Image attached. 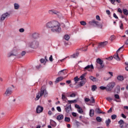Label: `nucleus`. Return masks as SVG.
Returning a JSON list of instances; mask_svg holds the SVG:
<instances>
[{
	"label": "nucleus",
	"mask_w": 128,
	"mask_h": 128,
	"mask_svg": "<svg viewBox=\"0 0 128 128\" xmlns=\"http://www.w3.org/2000/svg\"><path fill=\"white\" fill-rule=\"evenodd\" d=\"M46 28H51V32H56L57 34H60V30H62V28H60V24L58 22L53 20L50 21L46 23Z\"/></svg>",
	"instance_id": "obj_1"
},
{
	"label": "nucleus",
	"mask_w": 128,
	"mask_h": 128,
	"mask_svg": "<svg viewBox=\"0 0 128 128\" xmlns=\"http://www.w3.org/2000/svg\"><path fill=\"white\" fill-rule=\"evenodd\" d=\"M48 91L44 87H42L40 88V90L36 94V98H35V100H38L41 96H44V98H46L48 96Z\"/></svg>",
	"instance_id": "obj_2"
},
{
	"label": "nucleus",
	"mask_w": 128,
	"mask_h": 128,
	"mask_svg": "<svg viewBox=\"0 0 128 128\" xmlns=\"http://www.w3.org/2000/svg\"><path fill=\"white\" fill-rule=\"evenodd\" d=\"M26 51H22L20 54L16 56V54L11 52L8 54V58H10V56H16V58H22L26 56Z\"/></svg>",
	"instance_id": "obj_3"
},
{
	"label": "nucleus",
	"mask_w": 128,
	"mask_h": 128,
	"mask_svg": "<svg viewBox=\"0 0 128 128\" xmlns=\"http://www.w3.org/2000/svg\"><path fill=\"white\" fill-rule=\"evenodd\" d=\"M96 62L98 64H100V66L98 68L100 72H102V70H106V66H104V60L100 59V58H97L96 60Z\"/></svg>",
	"instance_id": "obj_4"
},
{
	"label": "nucleus",
	"mask_w": 128,
	"mask_h": 128,
	"mask_svg": "<svg viewBox=\"0 0 128 128\" xmlns=\"http://www.w3.org/2000/svg\"><path fill=\"white\" fill-rule=\"evenodd\" d=\"M89 24H90V26H96L98 28H102V24H99L98 22L94 20H92V21L89 22Z\"/></svg>",
	"instance_id": "obj_5"
},
{
	"label": "nucleus",
	"mask_w": 128,
	"mask_h": 128,
	"mask_svg": "<svg viewBox=\"0 0 128 128\" xmlns=\"http://www.w3.org/2000/svg\"><path fill=\"white\" fill-rule=\"evenodd\" d=\"M107 92H112V88L116 86V82H112L107 85Z\"/></svg>",
	"instance_id": "obj_6"
},
{
	"label": "nucleus",
	"mask_w": 128,
	"mask_h": 128,
	"mask_svg": "<svg viewBox=\"0 0 128 128\" xmlns=\"http://www.w3.org/2000/svg\"><path fill=\"white\" fill-rule=\"evenodd\" d=\"M38 46H40V43L38 41L34 40L30 43V48H38Z\"/></svg>",
	"instance_id": "obj_7"
},
{
	"label": "nucleus",
	"mask_w": 128,
	"mask_h": 128,
	"mask_svg": "<svg viewBox=\"0 0 128 128\" xmlns=\"http://www.w3.org/2000/svg\"><path fill=\"white\" fill-rule=\"evenodd\" d=\"M64 108H65V112L67 114H68L70 112V110H72V105L68 104H67L66 106H64Z\"/></svg>",
	"instance_id": "obj_8"
},
{
	"label": "nucleus",
	"mask_w": 128,
	"mask_h": 128,
	"mask_svg": "<svg viewBox=\"0 0 128 128\" xmlns=\"http://www.w3.org/2000/svg\"><path fill=\"white\" fill-rule=\"evenodd\" d=\"M12 94V88H8L6 90V91L4 94H5L6 96H10Z\"/></svg>",
	"instance_id": "obj_9"
},
{
	"label": "nucleus",
	"mask_w": 128,
	"mask_h": 128,
	"mask_svg": "<svg viewBox=\"0 0 128 128\" xmlns=\"http://www.w3.org/2000/svg\"><path fill=\"white\" fill-rule=\"evenodd\" d=\"M10 16V14H8V12H6L2 14L1 16L0 19L1 22L4 20H6V18H8V16Z\"/></svg>",
	"instance_id": "obj_10"
},
{
	"label": "nucleus",
	"mask_w": 128,
	"mask_h": 128,
	"mask_svg": "<svg viewBox=\"0 0 128 128\" xmlns=\"http://www.w3.org/2000/svg\"><path fill=\"white\" fill-rule=\"evenodd\" d=\"M108 44V42L107 41L101 42L98 44V48H104V46H106Z\"/></svg>",
	"instance_id": "obj_11"
},
{
	"label": "nucleus",
	"mask_w": 128,
	"mask_h": 128,
	"mask_svg": "<svg viewBox=\"0 0 128 128\" xmlns=\"http://www.w3.org/2000/svg\"><path fill=\"white\" fill-rule=\"evenodd\" d=\"M122 50L121 48H118V50L116 52V54L114 56V58L116 60H120V58L118 56V52Z\"/></svg>",
	"instance_id": "obj_12"
},
{
	"label": "nucleus",
	"mask_w": 128,
	"mask_h": 128,
	"mask_svg": "<svg viewBox=\"0 0 128 128\" xmlns=\"http://www.w3.org/2000/svg\"><path fill=\"white\" fill-rule=\"evenodd\" d=\"M43 110H44V107L40 106H38L36 108V112L37 114H40V112H42Z\"/></svg>",
	"instance_id": "obj_13"
},
{
	"label": "nucleus",
	"mask_w": 128,
	"mask_h": 128,
	"mask_svg": "<svg viewBox=\"0 0 128 128\" xmlns=\"http://www.w3.org/2000/svg\"><path fill=\"white\" fill-rule=\"evenodd\" d=\"M32 36L34 40H36V38H40V34H38V32H34L32 34Z\"/></svg>",
	"instance_id": "obj_14"
},
{
	"label": "nucleus",
	"mask_w": 128,
	"mask_h": 128,
	"mask_svg": "<svg viewBox=\"0 0 128 128\" xmlns=\"http://www.w3.org/2000/svg\"><path fill=\"white\" fill-rule=\"evenodd\" d=\"M64 78L63 76H60L56 78V80L54 82L55 84H58V82H62V80H64Z\"/></svg>",
	"instance_id": "obj_15"
},
{
	"label": "nucleus",
	"mask_w": 128,
	"mask_h": 128,
	"mask_svg": "<svg viewBox=\"0 0 128 128\" xmlns=\"http://www.w3.org/2000/svg\"><path fill=\"white\" fill-rule=\"evenodd\" d=\"M118 124L120 125V127L121 128H124V124H126V123L124 122V121L122 120H120L118 122Z\"/></svg>",
	"instance_id": "obj_16"
},
{
	"label": "nucleus",
	"mask_w": 128,
	"mask_h": 128,
	"mask_svg": "<svg viewBox=\"0 0 128 128\" xmlns=\"http://www.w3.org/2000/svg\"><path fill=\"white\" fill-rule=\"evenodd\" d=\"M48 13L50 14H60L58 12L52 10H50Z\"/></svg>",
	"instance_id": "obj_17"
},
{
	"label": "nucleus",
	"mask_w": 128,
	"mask_h": 128,
	"mask_svg": "<svg viewBox=\"0 0 128 128\" xmlns=\"http://www.w3.org/2000/svg\"><path fill=\"white\" fill-rule=\"evenodd\" d=\"M95 112H96V114H106L105 112H102L100 110V108H96V110H95Z\"/></svg>",
	"instance_id": "obj_18"
},
{
	"label": "nucleus",
	"mask_w": 128,
	"mask_h": 128,
	"mask_svg": "<svg viewBox=\"0 0 128 128\" xmlns=\"http://www.w3.org/2000/svg\"><path fill=\"white\" fill-rule=\"evenodd\" d=\"M89 114L90 116H94V110L90 109V110Z\"/></svg>",
	"instance_id": "obj_19"
},
{
	"label": "nucleus",
	"mask_w": 128,
	"mask_h": 128,
	"mask_svg": "<svg viewBox=\"0 0 128 128\" xmlns=\"http://www.w3.org/2000/svg\"><path fill=\"white\" fill-rule=\"evenodd\" d=\"M64 118V115L60 114L56 117V120H60Z\"/></svg>",
	"instance_id": "obj_20"
},
{
	"label": "nucleus",
	"mask_w": 128,
	"mask_h": 128,
	"mask_svg": "<svg viewBox=\"0 0 128 128\" xmlns=\"http://www.w3.org/2000/svg\"><path fill=\"white\" fill-rule=\"evenodd\" d=\"M64 70H61L60 71L58 72V76H64Z\"/></svg>",
	"instance_id": "obj_21"
},
{
	"label": "nucleus",
	"mask_w": 128,
	"mask_h": 128,
	"mask_svg": "<svg viewBox=\"0 0 128 128\" xmlns=\"http://www.w3.org/2000/svg\"><path fill=\"white\" fill-rule=\"evenodd\" d=\"M62 100H64L65 102H66V100H68V98H66V95L64 94H62Z\"/></svg>",
	"instance_id": "obj_22"
},
{
	"label": "nucleus",
	"mask_w": 128,
	"mask_h": 128,
	"mask_svg": "<svg viewBox=\"0 0 128 128\" xmlns=\"http://www.w3.org/2000/svg\"><path fill=\"white\" fill-rule=\"evenodd\" d=\"M89 68L94 69V66L92 64L88 65L84 68V70H89Z\"/></svg>",
	"instance_id": "obj_23"
},
{
	"label": "nucleus",
	"mask_w": 128,
	"mask_h": 128,
	"mask_svg": "<svg viewBox=\"0 0 128 128\" xmlns=\"http://www.w3.org/2000/svg\"><path fill=\"white\" fill-rule=\"evenodd\" d=\"M78 54H80L78 52H76V54H74L72 55L71 57L73 58H78Z\"/></svg>",
	"instance_id": "obj_24"
},
{
	"label": "nucleus",
	"mask_w": 128,
	"mask_h": 128,
	"mask_svg": "<svg viewBox=\"0 0 128 128\" xmlns=\"http://www.w3.org/2000/svg\"><path fill=\"white\" fill-rule=\"evenodd\" d=\"M85 84L86 81L84 80H82L80 82V84H78L79 87L80 88V86H83Z\"/></svg>",
	"instance_id": "obj_25"
},
{
	"label": "nucleus",
	"mask_w": 128,
	"mask_h": 128,
	"mask_svg": "<svg viewBox=\"0 0 128 128\" xmlns=\"http://www.w3.org/2000/svg\"><path fill=\"white\" fill-rule=\"evenodd\" d=\"M117 80H120V82H122V80H124V78L122 76H118L117 77Z\"/></svg>",
	"instance_id": "obj_26"
},
{
	"label": "nucleus",
	"mask_w": 128,
	"mask_h": 128,
	"mask_svg": "<svg viewBox=\"0 0 128 128\" xmlns=\"http://www.w3.org/2000/svg\"><path fill=\"white\" fill-rule=\"evenodd\" d=\"M50 120V122H52V124H51V126H53V128H56V122L52 120Z\"/></svg>",
	"instance_id": "obj_27"
},
{
	"label": "nucleus",
	"mask_w": 128,
	"mask_h": 128,
	"mask_svg": "<svg viewBox=\"0 0 128 128\" xmlns=\"http://www.w3.org/2000/svg\"><path fill=\"white\" fill-rule=\"evenodd\" d=\"M125 16L128 15V10L126 8L123 9L122 12Z\"/></svg>",
	"instance_id": "obj_28"
},
{
	"label": "nucleus",
	"mask_w": 128,
	"mask_h": 128,
	"mask_svg": "<svg viewBox=\"0 0 128 128\" xmlns=\"http://www.w3.org/2000/svg\"><path fill=\"white\" fill-rule=\"evenodd\" d=\"M86 74H82L80 78H79V80H84V78H86Z\"/></svg>",
	"instance_id": "obj_29"
},
{
	"label": "nucleus",
	"mask_w": 128,
	"mask_h": 128,
	"mask_svg": "<svg viewBox=\"0 0 128 128\" xmlns=\"http://www.w3.org/2000/svg\"><path fill=\"white\" fill-rule=\"evenodd\" d=\"M70 38V36H68V34H65L64 37V40H68Z\"/></svg>",
	"instance_id": "obj_30"
},
{
	"label": "nucleus",
	"mask_w": 128,
	"mask_h": 128,
	"mask_svg": "<svg viewBox=\"0 0 128 128\" xmlns=\"http://www.w3.org/2000/svg\"><path fill=\"white\" fill-rule=\"evenodd\" d=\"M111 122L112 121L110 120V119H108V120H106V126H110V124Z\"/></svg>",
	"instance_id": "obj_31"
},
{
	"label": "nucleus",
	"mask_w": 128,
	"mask_h": 128,
	"mask_svg": "<svg viewBox=\"0 0 128 128\" xmlns=\"http://www.w3.org/2000/svg\"><path fill=\"white\" fill-rule=\"evenodd\" d=\"M14 10H18L20 8V5L16 3L14 4Z\"/></svg>",
	"instance_id": "obj_32"
},
{
	"label": "nucleus",
	"mask_w": 128,
	"mask_h": 128,
	"mask_svg": "<svg viewBox=\"0 0 128 128\" xmlns=\"http://www.w3.org/2000/svg\"><path fill=\"white\" fill-rule=\"evenodd\" d=\"M68 104H74V103L76 102V100H68Z\"/></svg>",
	"instance_id": "obj_33"
},
{
	"label": "nucleus",
	"mask_w": 128,
	"mask_h": 128,
	"mask_svg": "<svg viewBox=\"0 0 128 128\" xmlns=\"http://www.w3.org/2000/svg\"><path fill=\"white\" fill-rule=\"evenodd\" d=\"M90 80H92V82H96V77H94L92 76H90Z\"/></svg>",
	"instance_id": "obj_34"
},
{
	"label": "nucleus",
	"mask_w": 128,
	"mask_h": 128,
	"mask_svg": "<svg viewBox=\"0 0 128 128\" xmlns=\"http://www.w3.org/2000/svg\"><path fill=\"white\" fill-rule=\"evenodd\" d=\"M90 100H91L90 101V102H91V104H94V102H96V100H94V98L93 96H92L90 98Z\"/></svg>",
	"instance_id": "obj_35"
},
{
	"label": "nucleus",
	"mask_w": 128,
	"mask_h": 128,
	"mask_svg": "<svg viewBox=\"0 0 128 128\" xmlns=\"http://www.w3.org/2000/svg\"><path fill=\"white\" fill-rule=\"evenodd\" d=\"M97 88V87L96 85H93L92 86V92H94V90H96V89Z\"/></svg>",
	"instance_id": "obj_36"
},
{
	"label": "nucleus",
	"mask_w": 128,
	"mask_h": 128,
	"mask_svg": "<svg viewBox=\"0 0 128 128\" xmlns=\"http://www.w3.org/2000/svg\"><path fill=\"white\" fill-rule=\"evenodd\" d=\"M64 120H65V122H70V118L68 117H65Z\"/></svg>",
	"instance_id": "obj_37"
},
{
	"label": "nucleus",
	"mask_w": 128,
	"mask_h": 128,
	"mask_svg": "<svg viewBox=\"0 0 128 128\" xmlns=\"http://www.w3.org/2000/svg\"><path fill=\"white\" fill-rule=\"evenodd\" d=\"M74 80L76 82H76H78L80 80V78H78V77L76 76L75 78H74Z\"/></svg>",
	"instance_id": "obj_38"
},
{
	"label": "nucleus",
	"mask_w": 128,
	"mask_h": 128,
	"mask_svg": "<svg viewBox=\"0 0 128 128\" xmlns=\"http://www.w3.org/2000/svg\"><path fill=\"white\" fill-rule=\"evenodd\" d=\"M100 90H106L107 91V87L104 86H101L100 87Z\"/></svg>",
	"instance_id": "obj_39"
},
{
	"label": "nucleus",
	"mask_w": 128,
	"mask_h": 128,
	"mask_svg": "<svg viewBox=\"0 0 128 128\" xmlns=\"http://www.w3.org/2000/svg\"><path fill=\"white\" fill-rule=\"evenodd\" d=\"M78 111L79 114H82V112H84V111L82 110V108L80 107V108L78 110Z\"/></svg>",
	"instance_id": "obj_40"
},
{
	"label": "nucleus",
	"mask_w": 128,
	"mask_h": 128,
	"mask_svg": "<svg viewBox=\"0 0 128 128\" xmlns=\"http://www.w3.org/2000/svg\"><path fill=\"white\" fill-rule=\"evenodd\" d=\"M114 98L116 99V100H120V95L118 94H115L114 95Z\"/></svg>",
	"instance_id": "obj_41"
},
{
	"label": "nucleus",
	"mask_w": 128,
	"mask_h": 128,
	"mask_svg": "<svg viewBox=\"0 0 128 128\" xmlns=\"http://www.w3.org/2000/svg\"><path fill=\"white\" fill-rule=\"evenodd\" d=\"M96 120H97L98 122H102V118L100 116H98L96 118Z\"/></svg>",
	"instance_id": "obj_42"
},
{
	"label": "nucleus",
	"mask_w": 128,
	"mask_h": 128,
	"mask_svg": "<svg viewBox=\"0 0 128 128\" xmlns=\"http://www.w3.org/2000/svg\"><path fill=\"white\" fill-rule=\"evenodd\" d=\"M80 24H82V26H86V22L84 21H81L80 22Z\"/></svg>",
	"instance_id": "obj_43"
},
{
	"label": "nucleus",
	"mask_w": 128,
	"mask_h": 128,
	"mask_svg": "<svg viewBox=\"0 0 128 128\" xmlns=\"http://www.w3.org/2000/svg\"><path fill=\"white\" fill-rule=\"evenodd\" d=\"M106 100H108V102H112V98H110V97H108L106 98Z\"/></svg>",
	"instance_id": "obj_44"
},
{
	"label": "nucleus",
	"mask_w": 128,
	"mask_h": 128,
	"mask_svg": "<svg viewBox=\"0 0 128 128\" xmlns=\"http://www.w3.org/2000/svg\"><path fill=\"white\" fill-rule=\"evenodd\" d=\"M112 120H116V114H113L111 116Z\"/></svg>",
	"instance_id": "obj_45"
},
{
	"label": "nucleus",
	"mask_w": 128,
	"mask_h": 128,
	"mask_svg": "<svg viewBox=\"0 0 128 128\" xmlns=\"http://www.w3.org/2000/svg\"><path fill=\"white\" fill-rule=\"evenodd\" d=\"M112 58H114V57H112V56H110L108 58H106V60H112Z\"/></svg>",
	"instance_id": "obj_46"
},
{
	"label": "nucleus",
	"mask_w": 128,
	"mask_h": 128,
	"mask_svg": "<svg viewBox=\"0 0 128 128\" xmlns=\"http://www.w3.org/2000/svg\"><path fill=\"white\" fill-rule=\"evenodd\" d=\"M56 110L59 112H62V108H60V106H57Z\"/></svg>",
	"instance_id": "obj_47"
},
{
	"label": "nucleus",
	"mask_w": 128,
	"mask_h": 128,
	"mask_svg": "<svg viewBox=\"0 0 128 128\" xmlns=\"http://www.w3.org/2000/svg\"><path fill=\"white\" fill-rule=\"evenodd\" d=\"M124 94L126 98H128V94L126 92H124Z\"/></svg>",
	"instance_id": "obj_48"
},
{
	"label": "nucleus",
	"mask_w": 128,
	"mask_h": 128,
	"mask_svg": "<svg viewBox=\"0 0 128 128\" xmlns=\"http://www.w3.org/2000/svg\"><path fill=\"white\" fill-rule=\"evenodd\" d=\"M113 16L115 18H116L117 20H118V17L116 16V13H114Z\"/></svg>",
	"instance_id": "obj_49"
},
{
	"label": "nucleus",
	"mask_w": 128,
	"mask_h": 128,
	"mask_svg": "<svg viewBox=\"0 0 128 128\" xmlns=\"http://www.w3.org/2000/svg\"><path fill=\"white\" fill-rule=\"evenodd\" d=\"M76 94L72 93L70 95V98H75Z\"/></svg>",
	"instance_id": "obj_50"
},
{
	"label": "nucleus",
	"mask_w": 128,
	"mask_h": 128,
	"mask_svg": "<svg viewBox=\"0 0 128 128\" xmlns=\"http://www.w3.org/2000/svg\"><path fill=\"white\" fill-rule=\"evenodd\" d=\"M114 38H115L114 36L112 35L110 38V40H114Z\"/></svg>",
	"instance_id": "obj_51"
},
{
	"label": "nucleus",
	"mask_w": 128,
	"mask_h": 128,
	"mask_svg": "<svg viewBox=\"0 0 128 128\" xmlns=\"http://www.w3.org/2000/svg\"><path fill=\"white\" fill-rule=\"evenodd\" d=\"M20 32H24V28H21L19 30Z\"/></svg>",
	"instance_id": "obj_52"
},
{
	"label": "nucleus",
	"mask_w": 128,
	"mask_h": 128,
	"mask_svg": "<svg viewBox=\"0 0 128 128\" xmlns=\"http://www.w3.org/2000/svg\"><path fill=\"white\" fill-rule=\"evenodd\" d=\"M90 99L88 98H86L84 99V101L86 102H90Z\"/></svg>",
	"instance_id": "obj_53"
},
{
	"label": "nucleus",
	"mask_w": 128,
	"mask_h": 128,
	"mask_svg": "<svg viewBox=\"0 0 128 128\" xmlns=\"http://www.w3.org/2000/svg\"><path fill=\"white\" fill-rule=\"evenodd\" d=\"M112 112V108H110V110L108 111V114H110Z\"/></svg>",
	"instance_id": "obj_54"
},
{
	"label": "nucleus",
	"mask_w": 128,
	"mask_h": 128,
	"mask_svg": "<svg viewBox=\"0 0 128 128\" xmlns=\"http://www.w3.org/2000/svg\"><path fill=\"white\" fill-rule=\"evenodd\" d=\"M96 19L98 20H100V16L97 15V16H96Z\"/></svg>",
	"instance_id": "obj_55"
},
{
	"label": "nucleus",
	"mask_w": 128,
	"mask_h": 128,
	"mask_svg": "<svg viewBox=\"0 0 128 128\" xmlns=\"http://www.w3.org/2000/svg\"><path fill=\"white\" fill-rule=\"evenodd\" d=\"M118 92H116L117 94H118L120 92V86H118V88H117Z\"/></svg>",
	"instance_id": "obj_56"
},
{
	"label": "nucleus",
	"mask_w": 128,
	"mask_h": 128,
	"mask_svg": "<svg viewBox=\"0 0 128 128\" xmlns=\"http://www.w3.org/2000/svg\"><path fill=\"white\" fill-rule=\"evenodd\" d=\"M118 12L120 14H122V9H120V8H118Z\"/></svg>",
	"instance_id": "obj_57"
},
{
	"label": "nucleus",
	"mask_w": 128,
	"mask_h": 128,
	"mask_svg": "<svg viewBox=\"0 0 128 128\" xmlns=\"http://www.w3.org/2000/svg\"><path fill=\"white\" fill-rule=\"evenodd\" d=\"M45 60H46L44 58H42V59L40 60V62L42 64H44V62Z\"/></svg>",
	"instance_id": "obj_58"
},
{
	"label": "nucleus",
	"mask_w": 128,
	"mask_h": 128,
	"mask_svg": "<svg viewBox=\"0 0 128 128\" xmlns=\"http://www.w3.org/2000/svg\"><path fill=\"white\" fill-rule=\"evenodd\" d=\"M110 2L111 4H114L115 0H110Z\"/></svg>",
	"instance_id": "obj_59"
},
{
	"label": "nucleus",
	"mask_w": 128,
	"mask_h": 128,
	"mask_svg": "<svg viewBox=\"0 0 128 128\" xmlns=\"http://www.w3.org/2000/svg\"><path fill=\"white\" fill-rule=\"evenodd\" d=\"M49 60L50 62H52V55H50V57L49 58Z\"/></svg>",
	"instance_id": "obj_60"
},
{
	"label": "nucleus",
	"mask_w": 128,
	"mask_h": 128,
	"mask_svg": "<svg viewBox=\"0 0 128 128\" xmlns=\"http://www.w3.org/2000/svg\"><path fill=\"white\" fill-rule=\"evenodd\" d=\"M80 50H82V52H86V50H88V49L80 48Z\"/></svg>",
	"instance_id": "obj_61"
},
{
	"label": "nucleus",
	"mask_w": 128,
	"mask_h": 128,
	"mask_svg": "<svg viewBox=\"0 0 128 128\" xmlns=\"http://www.w3.org/2000/svg\"><path fill=\"white\" fill-rule=\"evenodd\" d=\"M75 108H78V109L80 108V107L78 104H75Z\"/></svg>",
	"instance_id": "obj_62"
},
{
	"label": "nucleus",
	"mask_w": 128,
	"mask_h": 128,
	"mask_svg": "<svg viewBox=\"0 0 128 128\" xmlns=\"http://www.w3.org/2000/svg\"><path fill=\"white\" fill-rule=\"evenodd\" d=\"M72 116H73L76 117V112H73L72 113Z\"/></svg>",
	"instance_id": "obj_63"
},
{
	"label": "nucleus",
	"mask_w": 128,
	"mask_h": 128,
	"mask_svg": "<svg viewBox=\"0 0 128 128\" xmlns=\"http://www.w3.org/2000/svg\"><path fill=\"white\" fill-rule=\"evenodd\" d=\"M124 126V128H128V124L125 123Z\"/></svg>",
	"instance_id": "obj_64"
}]
</instances>
